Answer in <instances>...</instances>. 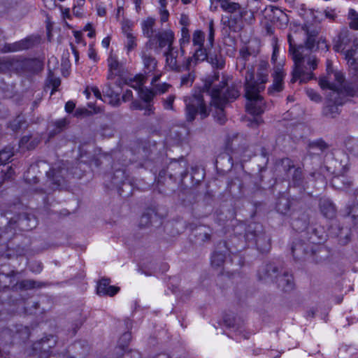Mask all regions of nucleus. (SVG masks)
I'll list each match as a JSON object with an SVG mask.
<instances>
[{
    "label": "nucleus",
    "instance_id": "c9c22d12",
    "mask_svg": "<svg viewBox=\"0 0 358 358\" xmlns=\"http://www.w3.org/2000/svg\"><path fill=\"white\" fill-rule=\"evenodd\" d=\"M164 56L166 57V62L167 66L172 70L180 71V66L178 64L177 59L176 57H173L172 53H164Z\"/></svg>",
    "mask_w": 358,
    "mask_h": 358
},
{
    "label": "nucleus",
    "instance_id": "79ce46f5",
    "mask_svg": "<svg viewBox=\"0 0 358 358\" xmlns=\"http://www.w3.org/2000/svg\"><path fill=\"white\" fill-rule=\"evenodd\" d=\"M176 99L174 94H170L166 99H162L163 107L165 110L174 111L173 103Z\"/></svg>",
    "mask_w": 358,
    "mask_h": 358
},
{
    "label": "nucleus",
    "instance_id": "7ed1b4c3",
    "mask_svg": "<svg viewBox=\"0 0 358 358\" xmlns=\"http://www.w3.org/2000/svg\"><path fill=\"white\" fill-rule=\"evenodd\" d=\"M345 59L350 71L355 76L353 85L343 87H326L329 90L326 94V105L323 108V115L327 117L334 118L340 113L338 107L347 101L346 96H354L358 92V40L353 42V46L345 53Z\"/></svg>",
    "mask_w": 358,
    "mask_h": 358
},
{
    "label": "nucleus",
    "instance_id": "8fccbe9b",
    "mask_svg": "<svg viewBox=\"0 0 358 358\" xmlns=\"http://www.w3.org/2000/svg\"><path fill=\"white\" fill-rule=\"evenodd\" d=\"M214 36H215V31L213 29V24H210L208 37L207 42L206 43V48H208L209 50H211L213 46Z\"/></svg>",
    "mask_w": 358,
    "mask_h": 358
},
{
    "label": "nucleus",
    "instance_id": "603ef678",
    "mask_svg": "<svg viewBox=\"0 0 358 358\" xmlns=\"http://www.w3.org/2000/svg\"><path fill=\"white\" fill-rule=\"evenodd\" d=\"M67 124H68V121L65 118L60 119V120L56 121L55 122L56 129H55V131L53 132L50 133V136H53L57 133H59L61 131H62V129L64 128H65V127L67 125Z\"/></svg>",
    "mask_w": 358,
    "mask_h": 358
},
{
    "label": "nucleus",
    "instance_id": "2f4dec72",
    "mask_svg": "<svg viewBox=\"0 0 358 358\" xmlns=\"http://www.w3.org/2000/svg\"><path fill=\"white\" fill-rule=\"evenodd\" d=\"M280 166L285 171L286 177L289 179L291 173L292 172L293 169L296 168L293 164V162L289 158L283 159L281 161Z\"/></svg>",
    "mask_w": 358,
    "mask_h": 358
},
{
    "label": "nucleus",
    "instance_id": "13d9d810",
    "mask_svg": "<svg viewBox=\"0 0 358 358\" xmlns=\"http://www.w3.org/2000/svg\"><path fill=\"white\" fill-rule=\"evenodd\" d=\"M15 171L12 166H6L5 169L1 170V173H3V180H8L10 179L13 174H14Z\"/></svg>",
    "mask_w": 358,
    "mask_h": 358
},
{
    "label": "nucleus",
    "instance_id": "338daca9",
    "mask_svg": "<svg viewBox=\"0 0 358 358\" xmlns=\"http://www.w3.org/2000/svg\"><path fill=\"white\" fill-rule=\"evenodd\" d=\"M196 236L203 242L209 241L210 238V233L206 231H201Z\"/></svg>",
    "mask_w": 358,
    "mask_h": 358
},
{
    "label": "nucleus",
    "instance_id": "20e7f679",
    "mask_svg": "<svg viewBox=\"0 0 358 358\" xmlns=\"http://www.w3.org/2000/svg\"><path fill=\"white\" fill-rule=\"evenodd\" d=\"M268 66L267 62L261 61L258 64L257 78L255 69H248L245 76V96L248 100L246 110L253 115H259L266 109L260 92L265 89V84L268 80Z\"/></svg>",
    "mask_w": 358,
    "mask_h": 358
},
{
    "label": "nucleus",
    "instance_id": "423d86ee",
    "mask_svg": "<svg viewBox=\"0 0 358 358\" xmlns=\"http://www.w3.org/2000/svg\"><path fill=\"white\" fill-rule=\"evenodd\" d=\"M210 2L211 10H217V6L214 5L215 3H217L220 4L221 8L225 13L227 22L222 20V22H241L248 20L246 16L249 14L248 11L233 0H210ZM252 15V13H250V17Z\"/></svg>",
    "mask_w": 358,
    "mask_h": 358
},
{
    "label": "nucleus",
    "instance_id": "c03bdc74",
    "mask_svg": "<svg viewBox=\"0 0 358 358\" xmlns=\"http://www.w3.org/2000/svg\"><path fill=\"white\" fill-rule=\"evenodd\" d=\"M13 59L7 57L0 58V72L8 71L13 66Z\"/></svg>",
    "mask_w": 358,
    "mask_h": 358
},
{
    "label": "nucleus",
    "instance_id": "39448f33",
    "mask_svg": "<svg viewBox=\"0 0 358 358\" xmlns=\"http://www.w3.org/2000/svg\"><path fill=\"white\" fill-rule=\"evenodd\" d=\"M37 225V220L32 215L27 213L17 215L16 217H10L8 225L3 229L0 227V244L9 241L15 234V227L21 230H31Z\"/></svg>",
    "mask_w": 358,
    "mask_h": 358
},
{
    "label": "nucleus",
    "instance_id": "774afa93",
    "mask_svg": "<svg viewBox=\"0 0 358 358\" xmlns=\"http://www.w3.org/2000/svg\"><path fill=\"white\" fill-rule=\"evenodd\" d=\"M145 110V115H150L154 113L155 107L152 103H146V106L143 107Z\"/></svg>",
    "mask_w": 358,
    "mask_h": 358
},
{
    "label": "nucleus",
    "instance_id": "473e14b6",
    "mask_svg": "<svg viewBox=\"0 0 358 358\" xmlns=\"http://www.w3.org/2000/svg\"><path fill=\"white\" fill-rule=\"evenodd\" d=\"M14 148L11 146H6L0 151V163H6L14 155Z\"/></svg>",
    "mask_w": 358,
    "mask_h": 358
},
{
    "label": "nucleus",
    "instance_id": "f8f14e48",
    "mask_svg": "<svg viewBox=\"0 0 358 358\" xmlns=\"http://www.w3.org/2000/svg\"><path fill=\"white\" fill-rule=\"evenodd\" d=\"M327 76L320 78L319 81V85L322 89L324 90L326 87L336 86H346L343 73L339 71H334L332 69V62L329 59L327 61Z\"/></svg>",
    "mask_w": 358,
    "mask_h": 358
},
{
    "label": "nucleus",
    "instance_id": "cd10ccee",
    "mask_svg": "<svg viewBox=\"0 0 358 358\" xmlns=\"http://www.w3.org/2000/svg\"><path fill=\"white\" fill-rule=\"evenodd\" d=\"M308 231L310 233L308 240L311 243L320 244L325 239L322 229L318 230L313 227H310L308 229Z\"/></svg>",
    "mask_w": 358,
    "mask_h": 358
},
{
    "label": "nucleus",
    "instance_id": "de8ad7c7",
    "mask_svg": "<svg viewBox=\"0 0 358 358\" xmlns=\"http://www.w3.org/2000/svg\"><path fill=\"white\" fill-rule=\"evenodd\" d=\"M48 79L50 84L52 87V90L51 92V94H52L54 93V92L57 91L58 87L60 85L61 80H60L59 78L55 77L51 71H50V73H49Z\"/></svg>",
    "mask_w": 358,
    "mask_h": 358
},
{
    "label": "nucleus",
    "instance_id": "bf43d9fd",
    "mask_svg": "<svg viewBox=\"0 0 358 358\" xmlns=\"http://www.w3.org/2000/svg\"><path fill=\"white\" fill-rule=\"evenodd\" d=\"M252 52L250 51L248 46H244L240 50V56L245 61H248L249 57L252 55Z\"/></svg>",
    "mask_w": 358,
    "mask_h": 358
},
{
    "label": "nucleus",
    "instance_id": "393cba45",
    "mask_svg": "<svg viewBox=\"0 0 358 358\" xmlns=\"http://www.w3.org/2000/svg\"><path fill=\"white\" fill-rule=\"evenodd\" d=\"M39 142L40 139L37 136L25 135L20 139L19 146L22 149L33 150L37 146Z\"/></svg>",
    "mask_w": 358,
    "mask_h": 358
},
{
    "label": "nucleus",
    "instance_id": "a878e982",
    "mask_svg": "<svg viewBox=\"0 0 358 358\" xmlns=\"http://www.w3.org/2000/svg\"><path fill=\"white\" fill-rule=\"evenodd\" d=\"M350 33L348 30H342L338 36V39L335 42L333 49L336 52L343 50L345 45L350 42Z\"/></svg>",
    "mask_w": 358,
    "mask_h": 358
},
{
    "label": "nucleus",
    "instance_id": "a211bd4d",
    "mask_svg": "<svg viewBox=\"0 0 358 358\" xmlns=\"http://www.w3.org/2000/svg\"><path fill=\"white\" fill-rule=\"evenodd\" d=\"M110 280L108 278H102L97 285L96 292L100 296L108 295L113 296L119 291L118 287L110 285Z\"/></svg>",
    "mask_w": 358,
    "mask_h": 358
},
{
    "label": "nucleus",
    "instance_id": "ddd939ff",
    "mask_svg": "<svg viewBox=\"0 0 358 358\" xmlns=\"http://www.w3.org/2000/svg\"><path fill=\"white\" fill-rule=\"evenodd\" d=\"M30 335L29 329L22 324L15 325L13 329H4L1 332V336L4 338L6 343H10L15 340L25 341Z\"/></svg>",
    "mask_w": 358,
    "mask_h": 358
},
{
    "label": "nucleus",
    "instance_id": "dca6fc26",
    "mask_svg": "<svg viewBox=\"0 0 358 358\" xmlns=\"http://www.w3.org/2000/svg\"><path fill=\"white\" fill-rule=\"evenodd\" d=\"M292 226L296 231L306 229L309 224V214L306 210H299L292 213Z\"/></svg>",
    "mask_w": 358,
    "mask_h": 358
},
{
    "label": "nucleus",
    "instance_id": "b1692460",
    "mask_svg": "<svg viewBox=\"0 0 358 358\" xmlns=\"http://www.w3.org/2000/svg\"><path fill=\"white\" fill-rule=\"evenodd\" d=\"M122 29V32L127 37L126 48L128 52H130L136 46V37L132 33L130 24H123Z\"/></svg>",
    "mask_w": 358,
    "mask_h": 358
},
{
    "label": "nucleus",
    "instance_id": "4c0bfd02",
    "mask_svg": "<svg viewBox=\"0 0 358 358\" xmlns=\"http://www.w3.org/2000/svg\"><path fill=\"white\" fill-rule=\"evenodd\" d=\"M181 34H182V37H181V38L180 40V50H181L182 55H184V53H185V51L183 50L184 45L185 44L189 43V39H190V35H189L188 29L187 28H185V27H182V29H181Z\"/></svg>",
    "mask_w": 358,
    "mask_h": 358
},
{
    "label": "nucleus",
    "instance_id": "a19ab883",
    "mask_svg": "<svg viewBox=\"0 0 358 358\" xmlns=\"http://www.w3.org/2000/svg\"><path fill=\"white\" fill-rule=\"evenodd\" d=\"M144 79L145 78L142 75L136 76L133 80H131L130 87L139 92L141 89L144 88L142 87L145 83Z\"/></svg>",
    "mask_w": 358,
    "mask_h": 358
},
{
    "label": "nucleus",
    "instance_id": "9d476101",
    "mask_svg": "<svg viewBox=\"0 0 358 358\" xmlns=\"http://www.w3.org/2000/svg\"><path fill=\"white\" fill-rule=\"evenodd\" d=\"M205 34L200 31L196 30L193 34L192 42L194 46H197L195 49L194 55L189 57L185 65L184 69L190 71L192 66L196 65L197 63L206 60L209 54V49L206 48L204 45Z\"/></svg>",
    "mask_w": 358,
    "mask_h": 358
},
{
    "label": "nucleus",
    "instance_id": "37998d69",
    "mask_svg": "<svg viewBox=\"0 0 358 358\" xmlns=\"http://www.w3.org/2000/svg\"><path fill=\"white\" fill-rule=\"evenodd\" d=\"M218 78H219V75L218 73H215L214 76L212 78H209L208 80H206V83L205 84H208L209 85L210 83H211V88H210V90L213 89V87H222L221 86H222L223 85H224V86H231V85H234L238 90V92H240V90H239V87H241V85H236L234 83L231 84V85H229L227 82L225 81H222L221 82L219 85H213V82L215 80H218Z\"/></svg>",
    "mask_w": 358,
    "mask_h": 358
},
{
    "label": "nucleus",
    "instance_id": "6e6552de",
    "mask_svg": "<svg viewBox=\"0 0 358 358\" xmlns=\"http://www.w3.org/2000/svg\"><path fill=\"white\" fill-rule=\"evenodd\" d=\"M130 155L131 152L128 150L125 151L123 154L120 152L115 153V157L117 160L113 165L114 173L112 182L119 189V191L121 190L120 185H127L130 186V182L126 173V167L131 163V160L127 159Z\"/></svg>",
    "mask_w": 358,
    "mask_h": 358
},
{
    "label": "nucleus",
    "instance_id": "f03ea898",
    "mask_svg": "<svg viewBox=\"0 0 358 358\" xmlns=\"http://www.w3.org/2000/svg\"><path fill=\"white\" fill-rule=\"evenodd\" d=\"M222 87H213L210 90L211 83L205 84L203 92L199 91L185 96L183 99L185 103L187 120L192 122L197 114L200 115L201 119H204L208 115L203 96V93L206 91L210 96L212 104L218 109L217 112V122L220 124H224L226 117L223 108L227 102L237 99L239 96V92L234 85L229 87L223 85Z\"/></svg>",
    "mask_w": 358,
    "mask_h": 358
},
{
    "label": "nucleus",
    "instance_id": "864d4df0",
    "mask_svg": "<svg viewBox=\"0 0 358 358\" xmlns=\"http://www.w3.org/2000/svg\"><path fill=\"white\" fill-rule=\"evenodd\" d=\"M23 117L21 116H18L15 118L13 122H10V126L12 130L17 131L22 127V124H24Z\"/></svg>",
    "mask_w": 358,
    "mask_h": 358
},
{
    "label": "nucleus",
    "instance_id": "69168bd1",
    "mask_svg": "<svg viewBox=\"0 0 358 358\" xmlns=\"http://www.w3.org/2000/svg\"><path fill=\"white\" fill-rule=\"evenodd\" d=\"M317 48L322 50L327 51L329 50V46L327 45L326 41L324 39L320 38L317 41Z\"/></svg>",
    "mask_w": 358,
    "mask_h": 358
},
{
    "label": "nucleus",
    "instance_id": "412c9836",
    "mask_svg": "<svg viewBox=\"0 0 358 358\" xmlns=\"http://www.w3.org/2000/svg\"><path fill=\"white\" fill-rule=\"evenodd\" d=\"M155 38L157 39L160 48L167 46L169 49L173 46L174 34L171 30L158 31V33L155 34Z\"/></svg>",
    "mask_w": 358,
    "mask_h": 358
},
{
    "label": "nucleus",
    "instance_id": "f3484780",
    "mask_svg": "<svg viewBox=\"0 0 358 358\" xmlns=\"http://www.w3.org/2000/svg\"><path fill=\"white\" fill-rule=\"evenodd\" d=\"M66 171L64 168L59 166L57 169L52 168L47 172V176L52 189L59 188L64 183V172Z\"/></svg>",
    "mask_w": 358,
    "mask_h": 358
},
{
    "label": "nucleus",
    "instance_id": "f704fd0d",
    "mask_svg": "<svg viewBox=\"0 0 358 358\" xmlns=\"http://www.w3.org/2000/svg\"><path fill=\"white\" fill-rule=\"evenodd\" d=\"M131 339V334L127 331L124 333L120 338L118 341V347L123 351L126 350L130 341Z\"/></svg>",
    "mask_w": 358,
    "mask_h": 358
},
{
    "label": "nucleus",
    "instance_id": "4468645a",
    "mask_svg": "<svg viewBox=\"0 0 358 358\" xmlns=\"http://www.w3.org/2000/svg\"><path fill=\"white\" fill-rule=\"evenodd\" d=\"M56 344V340L53 336L45 337L34 343L32 346L33 356L39 358H48L50 355V350Z\"/></svg>",
    "mask_w": 358,
    "mask_h": 358
},
{
    "label": "nucleus",
    "instance_id": "2eb2a0df",
    "mask_svg": "<svg viewBox=\"0 0 358 358\" xmlns=\"http://www.w3.org/2000/svg\"><path fill=\"white\" fill-rule=\"evenodd\" d=\"M39 40L37 36H29L13 43H6L1 48V51L6 53L27 50L39 43Z\"/></svg>",
    "mask_w": 358,
    "mask_h": 358
},
{
    "label": "nucleus",
    "instance_id": "5701e85b",
    "mask_svg": "<svg viewBox=\"0 0 358 358\" xmlns=\"http://www.w3.org/2000/svg\"><path fill=\"white\" fill-rule=\"evenodd\" d=\"M291 201L289 198L285 196H280L276 202V210L285 215L292 216V213H290Z\"/></svg>",
    "mask_w": 358,
    "mask_h": 358
},
{
    "label": "nucleus",
    "instance_id": "4be33fe9",
    "mask_svg": "<svg viewBox=\"0 0 358 358\" xmlns=\"http://www.w3.org/2000/svg\"><path fill=\"white\" fill-rule=\"evenodd\" d=\"M102 92L104 102H108L113 106H117L120 103L119 94L113 90L110 84H106L102 89Z\"/></svg>",
    "mask_w": 358,
    "mask_h": 358
},
{
    "label": "nucleus",
    "instance_id": "6e6d98bb",
    "mask_svg": "<svg viewBox=\"0 0 358 358\" xmlns=\"http://www.w3.org/2000/svg\"><path fill=\"white\" fill-rule=\"evenodd\" d=\"M236 320V317L231 314H226L223 317L224 322L228 327H234Z\"/></svg>",
    "mask_w": 358,
    "mask_h": 358
},
{
    "label": "nucleus",
    "instance_id": "e2e57ef3",
    "mask_svg": "<svg viewBox=\"0 0 358 358\" xmlns=\"http://www.w3.org/2000/svg\"><path fill=\"white\" fill-rule=\"evenodd\" d=\"M348 20L351 21V22H358V13L351 8L348 12Z\"/></svg>",
    "mask_w": 358,
    "mask_h": 358
},
{
    "label": "nucleus",
    "instance_id": "c85d7f7f",
    "mask_svg": "<svg viewBox=\"0 0 358 358\" xmlns=\"http://www.w3.org/2000/svg\"><path fill=\"white\" fill-rule=\"evenodd\" d=\"M138 95L141 99L143 100L145 103H152L154 97L156 96L152 88L149 89L147 87L141 89L138 92Z\"/></svg>",
    "mask_w": 358,
    "mask_h": 358
},
{
    "label": "nucleus",
    "instance_id": "5fc2aeb1",
    "mask_svg": "<svg viewBox=\"0 0 358 358\" xmlns=\"http://www.w3.org/2000/svg\"><path fill=\"white\" fill-rule=\"evenodd\" d=\"M307 96L310 98V100L315 101V102H320L322 100V98L320 95L313 90V89H307L306 91Z\"/></svg>",
    "mask_w": 358,
    "mask_h": 358
},
{
    "label": "nucleus",
    "instance_id": "3c124183",
    "mask_svg": "<svg viewBox=\"0 0 358 358\" xmlns=\"http://www.w3.org/2000/svg\"><path fill=\"white\" fill-rule=\"evenodd\" d=\"M310 148L312 150H318L319 151L322 152L327 148V145L324 141L317 140L310 144Z\"/></svg>",
    "mask_w": 358,
    "mask_h": 358
},
{
    "label": "nucleus",
    "instance_id": "9b49d317",
    "mask_svg": "<svg viewBox=\"0 0 358 358\" xmlns=\"http://www.w3.org/2000/svg\"><path fill=\"white\" fill-rule=\"evenodd\" d=\"M3 282L6 283L5 287L15 292L40 288L45 285L43 282L34 280H20L19 273L13 271L3 275Z\"/></svg>",
    "mask_w": 358,
    "mask_h": 358
},
{
    "label": "nucleus",
    "instance_id": "09e8293b",
    "mask_svg": "<svg viewBox=\"0 0 358 358\" xmlns=\"http://www.w3.org/2000/svg\"><path fill=\"white\" fill-rule=\"evenodd\" d=\"M194 80V75L193 72H189L187 75L181 77L180 85L181 86H190Z\"/></svg>",
    "mask_w": 358,
    "mask_h": 358
},
{
    "label": "nucleus",
    "instance_id": "f257e3e1",
    "mask_svg": "<svg viewBox=\"0 0 358 358\" xmlns=\"http://www.w3.org/2000/svg\"><path fill=\"white\" fill-rule=\"evenodd\" d=\"M301 31L306 37L304 45L295 47L293 43L292 34H288L289 52L294 60L292 83L300 80L301 83H306L315 78L313 71L317 69V60L312 52L315 48V41L320 28L316 24H293L291 31L296 33Z\"/></svg>",
    "mask_w": 358,
    "mask_h": 358
},
{
    "label": "nucleus",
    "instance_id": "58836bf2",
    "mask_svg": "<svg viewBox=\"0 0 358 358\" xmlns=\"http://www.w3.org/2000/svg\"><path fill=\"white\" fill-rule=\"evenodd\" d=\"M289 19L287 15L280 9L273 11V19L271 22H288Z\"/></svg>",
    "mask_w": 358,
    "mask_h": 358
},
{
    "label": "nucleus",
    "instance_id": "aec40b11",
    "mask_svg": "<svg viewBox=\"0 0 358 358\" xmlns=\"http://www.w3.org/2000/svg\"><path fill=\"white\" fill-rule=\"evenodd\" d=\"M319 206L321 213L327 218L332 219L335 217L336 209L334 204L329 199H320Z\"/></svg>",
    "mask_w": 358,
    "mask_h": 358
},
{
    "label": "nucleus",
    "instance_id": "c756f323",
    "mask_svg": "<svg viewBox=\"0 0 358 358\" xmlns=\"http://www.w3.org/2000/svg\"><path fill=\"white\" fill-rule=\"evenodd\" d=\"M157 215L155 213L153 210H148L147 212L143 214L141 217L139 225L141 227H147L152 222L154 217H156Z\"/></svg>",
    "mask_w": 358,
    "mask_h": 358
},
{
    "label": "nucleus",
    "instance_id": "49530a36",
    "mask_svg": "<svg viewBox=\"0 0 358 358\" xmlns=\"http://www.w3.org/2000/svg\"><path fill=\"white\" fill-rule=\"evenodd\" d=\"M170 87H171V85L166 83H157V85L152 87V88L156 95L164 94L165 92H166L169 90V89Z\"/></svg>",
    "mask_w": 358,
    "mask_h": 358
},
{
    "label": "nucleus",
    "instance_id": "0e129e2a",
    "mask_svg": "<svg viewBox=\"0 0 358 358\" xmlns=\"http://www.w3.org/2000/svg\"><path fill=\"white\" fill-rule=\"evenodd\" d=\"M42 269L43 266L40 262H34L30 265V270L34 273H38L42 271Z\"/></svg>",
    "mask_w": 358,
    "mask_h": 358
},
{
    "label": "nucleus",
    "instance_id": "6ab92c4d",
    "mask_svg": "<svg viewBox=\"0 0 358 358\" xmlns=\"http://www.w3.org/2000/svg\"><path fill=\"white\" fill-rule=\"evenodd\" d=\"M145 73H152L156 70L157 62L149 52L148 48H145L141 54Z\"/></svg>",
    "mask_w": 358,
    "mask_h": 358
},
{
    "label": "nucleus",
    "instance_id": "bb28decb",
    "mask_svg": "<svg viewBox=\"0 0 358 358\" xmlns=\"http://www.w3.org/2000/svg\"><path fill=\"white\" fill-rule=\"evenodd\" d=\"M108 65L109 72L107 76L108 80L113 79L114 77L120 72V64L117 61V57L110 55L108 59Z\"/></svg>",
    "mask_w": 358,
    "mask_h": 358
},
{
    "label": "nucleus",
    "instance_id": "e433bc0d",
    "mask_svg": "<svg viewBox=\"0 0 358 358\" xmlns=\"http://www.w3.org/2000/svg\"><path fill=\"white\" fill-rule=\"evenodd\" d=\"M206 59H208L213 67L216 69H222L225 64V62L222 56L208 57Z\"/></svg>",
    "mask_w": 358,
    "mask_h": 358
},
{
    "label": "nucleus",
    "instance_id": "052dcab7",
    "mask_svg": "<svg viewBox=\"0 0 358 358\" xmlns=\"http://www.w3.org/2000/svg\"><path fill=\"white\" fill-rule=\"evenodd\" d=\"M283 89V83L274 82L272 85L268 89V94H272L274 92H280Z\"/></svg>",
    "mask_w": 358,
    "mask_h": 358
},
{
    "label": "nucleus",
    "instance_id": "a18cd8bd",
    "mask_svg": "<svg viewBox=\"0 0 358 358\" xmlns=\"http://www.w3.org/2000/svg\"><path fill=\"white\" fill-rule=\"evenodd\" d=\"M154 24H143V31L144 35H145L148 38H155V34L158 33L153 28Z\"/></svg>",
    "mask_w": 358,
    "mask_h": 358
},
{
    "label": "nucleus",
    "instance_id": "0eeeda50",
    "mask_svg": "<svg viewBox=\"0 0 358 358\" xmlns=\"http://www.w3.org/2000/svg\"><path fill=\"white\" fill-rule=\"evenodd\" d=\"M277 267L273 264L262 265L258 271V277L260 280H266L268 278H276L278 287L285 292H288L294 288V283L293 276L288 272H285L281 275H277Z\"/></svg>",
    "mask_w": 358,
    "mask_h": 358
},
{
    "label": "nucleus",
    "instance_id": "72a5a7b5",
    "mask_svg": "<svg viewBox=\"0 0 358 358\" xmlns=\"http://www.w3.org/2000/svg\"><path fill=\"white\" fill-rule=\"evenodd\" d=\"M160 6L159 15L162 22H166L169 20V13L166 9L167 1L166 0H157Z\"/></svg>",
    "mask_w": 358,
    "mask_h": 358
},
{
    "label": "nucleus",
    "instance_id": "1a4fd4ad",
    "mask_svg": "<svg viewBox=\"0 0 358 358\" xmlns=\"http://www.w3.org/2000/svg\"><path fill=\"white\" fill-rule=\"evenodd\" d=\"M248 242L255 243L257 249L262 252H266L271 247V238L263 229L262 224L252 223L248 225L245 231Z\"/></svg>",
    "mask_w": 358,
    "mask_h": 358
},
{
    "label": "nucleus",
    "instance_id": "7c9ffc66",
    "mask_svg": "<svg viewBox=\"0 0 358 358\" xmlns=\"http://www.w3.org/2000/svg\"><path fill=\"white\" fill-rule=\"evenodd\" d=\"M226 259V254L222 252H215L211 257V264L214 267L222 266Z\"/></svg>",
    "mask_w": 358,
    "mask_h": 358
},
{
    "label": "nucleus",
    "instance_id": "680f3d73",
    "mask_svg": "<svg viewBox=\"0 0 358 358\" xmlns=\"http://www.w3.org/2000/svg\"><path fill=\"white\" fill-rule=\"evenodd\" d=\"M324 13L325 15L326 20H328L330 21L336 20L337 15L334 10H332V9L325 10Z\"/></svg>",
    "mask_w": 358,
    "mask_h": 358
},
{
    "label": "nucleus",
    "instance_id": "4d7b16f0",
    "mask_svg": "<svg viewBox=\"0 0 358 358\" xmlns=\"http://www.w3.org/2000/svg\"><path fill=\"white\" fill-rule=\"evenodd\" d=\"M285 77V73L282 71V69L278 68L275 71V73L273 76V81L279 83H283V79Z\"/></svg>",
    "mask_w": 358,
    "mask_h": 358
},
{
    "label": "nucleus",
    "instance_id": "ea45409f",
    "mask_svg": "<svg viewBox=\"0 0 358 358\" xmlns=\"http://www.w3.org/2000/svg\"><path fill=\"white\" fill-rule=\"evenodd\" d=\"M292 182L295 185H300L302 181V171L300 168H295L291 173Z\"/></svg>",
    "mask_w": 358,
    "mask_h": 358
}]
</instances>
